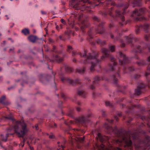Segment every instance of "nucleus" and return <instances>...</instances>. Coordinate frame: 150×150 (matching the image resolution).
<instances>
[{
  "instance_id": "nucleus-36",
  "label": "nucleus",
  "mask_w": 150,
  "mask_h": 150,
  "mask_svg": "<svg viewBox=\"0 0 150 150\" xmlns=\"http://www.w3.org/2000/svg\"><path fill=\"white\" fill-rule=\"evenodd\" d=\"M62 104V101H60L59 102L58 107L59 108H60L61 110H62V108H63Z\"/></svg>"
},
{
  "instance_id": "nucleus-49",
  "label": "nucleus",
  "mask_w": 150,
  "mask_h": 150,
  "mask_svg": "<svg viewBox=\"0 0 150 150\" xmlns=\"http://www.w3.org/2000/svg\"><path fill=\"white\" fill-rule=\"evenodd\" d=\"M99 42H100V44H101L102 45H103L105 44V41H103L102 42H100V40H99Z\"/></svg>"
},
{
  "instance_id": "nucleus-20",
  "label": "nucleus",
  "mask_w": 150,
  "mask_h": 150,
  "mask_svg": "<svg viewBox=\"0 0 150 150\" xmlns=\"http://www.w3.org/2000/svg\"><path fill=\"white\" fill-rule=\"evenodd\" d=\"M37 37L35 36L30 35L28 37V38L29 40L31 42L34 43L35 42L36 40L37 39Z\"/></svg>"
},
{
  "instance_id": "nucleus-30",
  "label": "nucleus",
  "mask_w": 150,
  "mask_h": 150,
  "mask_svg": "<svg viewBox=\"0 0 150 150\" xmlns=\"http://www.w3.org/2000/svg\"><path fill=\"white\" fill-rule=\"evenodd\" d=\"M102 79L98 76H96L94 78V81L93 82V84H94L96 81Z\"/></svg>"
},
{
  "instance_id": "nucleus-45",
  "label": "nucleus",
  "mask_w": 150,
  "mask_h": 150,
  "mask_svg": "<svg viewBox=\"0 0 150 150\" xmlns=\"http://www.w3.org/2000/svg\"><path fill=\"white\" fill-rule=\"evenodd\" d=\"M57 125L55 123H54L53 125H50V126L52 128L56 127H57Z\"/></svg>"
},
{
  "instance_id": "nucleus-55",
  "label": "nucleus",
  "mask_w": 150,
  "mask_h": 150,
  "mask_svg": "<svg viewBox=\"0 0 150 150\" xmlns=\"http://www.w3.org/2000/svg\"><path fill=\"white\" fill-rule=\"evenodd\" d=\"M72 61L73 62H75V63H76V59L74 58L73 59V60H72Z\"/></svg>"
},
{
  "instance_id": "nucleus-21",
  "label": "nucleus",
  "mask_w": 150,
  "mask_h": 150,
  "mask_svg": "<svg viewBox=\"0 0 150 150\" xmlns=\"http://www.w3.org/2000/svg\"><path fill=\"white\" fill-rule=\"evenodd\" d=\"M68 23L69 25L72 28H73L74 27L75 23L73 21H72L71 19H70L68 20Z\"/></svg>"
},
{
  "instance_id": "nucleus-38",
  "label": "nucleus",
  "mask_w": 150,
  "mask_h": 150,
  "mask_svg": "<svg viewBox=\"0 0 150 150\" xmlns=\"http://www.w3.org/2000/svg\"><path fill=\"white\" fill-rule=\"evenodd\" d=\"M115 76L114 75L113 76V82L114 84H116L117 83V79L115 77Z\"/></svg>"
},
{
  "instance_id": "nucleus-17",
  "label": "nucleus",
  "mask_w": 150,
  "mask_h": 150,
  "mask_svg": "<svg viewBox=\"0 0 150 150\" xmlns=\"http://www.w3.org/2000/svg\"><path fill=\"white\" fill-rule=\"evenodd\" d=\"M126 41L128 43L132 42V39H133V36L132 35L130 34L128 36L125 37Z\"/></svg>"
},
{
  "instance_id": "nucleus-63",
  "label": "nucleus",
  "mask_w": 150,
  "mask_h": 150,
  "mask_svg": "<svg viewBox=\"0 0 150 150\" xmlns=\"http://www.w3.org/2000/svg\"><path fill=\"white\" fill-rule=\"evenodd\" d=\"M83 40V38H81L80 40V42H82V41Z\"/></svg>"
},
{
  "instance_id": "nucleus-39",
  "label": "nucleus",
  "mask_w": 150,
  "mask_h": 150,
  "mask_svg": "<svg viewBox=\"0 0 150 150\" xmlns=\"http://www.w3.org/2000/svg\"><path fill=\"white\" fill-rule=\"evenodd\" d=\"M109 49L112 52H113L115 50V47L113 46H112L109 47Z\"/></svg>"
},
{
  "instance_id": "nucleus-40",
  "label": "nucleus",
  "mask_w": 150,
  "mask_h": 150,
  "mask_svg": "<svg viewBox=\"0 0 150 150\" xmlns=\"http://www.w3.org/2000/svg\"><path fill=\"white\" fill-rule=\"evenodd\" d=\"M132 120V119L130 117L129 118V120L127 121V123L128 125H131L130 122Z\"/></svg>"
},
{
  "instance_id": "nucleus-52",
  "label": "nucleus",
  "mask_w": 150,
  "mask_h": 150,
  "mask_svg": "<svg viewBox=\"0 0 150 150\" xmlns=\"http://www.w3.org/2000/svg\"><path fill=\"white\" fill-rule=\"evenodd\" d=\"M35 127L36 128V130H38L39 128H38V124H36V125H35Z\"/></svg>"
},
{
  "instance_id": "nucleus-25",
  "label": "nucleus",
  "mask_w": 150,
  "mask_h": 150,
  "mask_svg": "<svg viewBox=\"0 0 150 150\" xmlns=\"http://www.w3.org/2000/svg\"><path fill=\"white\" fill-rule=\"evenodd\" d=\"M39 79L40 81L44 83H45V81L47 80L42 75H41Z\"/></svg>"
},
{
  "instance_id": "nucleus-29",
  "label": "nucleus",
  "mask_w": 150,
  "mask_h": 150,
  "mask_svg": "<svg viewBox=\"0 0 150 150\" xmlns=\"http://www.w3.org/2000/svg\"><path fill=\"white\" fill-rule=\"evenodd\" d=\"M73 110L72 109L70 110L68 113V115L69 116L73 117Z\"/></svg>"
},
{
  "instance_id": "nucleus-28",
  "label": "nucleus",
  "mask_w": 150,
  "mask_h": 150,
  "mask_svg": "<svg viewBox=\"0 0 150 150\" xmlns=\"http://www.w3.org/2000/svg\"><path fill=\"white\" fill-rule=\"evenodd\" d=\"M57 97L59 98V96L61 97L62 99L64 100H66L67 97L65 95V94H57Z\"/></svg>"
},
{
  "instance_id": "nucleus-32",
  "label": "nucleus",
  "mask_w": 150,
  "mask_h": 150,
  "mask_svg": "<svg viewBox=\"0 0 150 150\" xmlns=\"http://www.w3.org/2000/svg\"><path fill=\"white\" fill-rule=\"evenodd\" d=\"M73 49L71 46L70 45H68L67 46V51L69 53H70L72 51Z\"/></svg>"
},
{
  "instance_id": "nucleus-64",
  "label": "nucleus",
  "mask_w": 150,
  "mask_h": 150,
  "mask_svg": "<svg viewBox=\"0 0 150 150\" xmlns=\"http://www.w3.org/2000/svg\"><path fill=\"white\" fill-rule=\"evenodd\" d=\"M108 13L111 16H112V14L111 13V11H109Z\"/></svg>"
},
{
  "instance_id": "nucleus-35",
  "label": "nucleus",
  "mask_w": 150,
  "mask_h": 150,
  "mask_svg": "<svg viewBox=\"0 0 150 150\" xmlns=\"http://www.w3.org/2000/svg\"><path fill=\"white\" fill-rule=\"evenodd\" d=\"M71 30L69 29H68L65 32V34L68 35V36H69L71 35Z\"/></svg>"
},
{
  "instance_id": "nucleus-41",
  "label": "nucleus",
  "mask_w": 150,
  "mask_h": 150,
  "mask_svg": "<svg viewBox=\"0 0 150 150\" xmlns=\"http://www.w3.org/2000/svg\"><path fill=\"white\" fill-rule=\"evenodd\" d=\"M149 24H146L144 25V28L147 29L149 28Z\"/></svg>"
},
{
  "instance_id": "nucleus-51",
  "label": "nucleus",
  "mask_w": 150,
  "mask_h": 150,
  "mask_svg": "<svg viewBox=\"0 0 150 150\" xmlns=\"http://www.w3.org/2000/svg\"><path fill=\"white\" fill-rule=\"evenodd\" d=\"M128 6H129V5L128 4H127L124 7L125 10L127 9L128 8Z\"/></svg>"
},
{
  "instance_id": "nucleus-16",
  "label": "nucleus",
  "mask_w": 150,
  "mask_h": 150,
  "mask_svg": "<svg viewBox=\"0 0 150 150\" xmlns=\"http://www.w3.org/2000/svg\"><path fill=\"white\" fill-rule=\"evenodd\" d=\"M52 77H50V81H52V80L54 82L55 86H56L57 81V80H56L55 79V75L56 74V73H54L53 71H52Z\"/></svg>"
},
{
  "instance_id": "nucleus-62",
  "label": "nucleus",
  "mask_w": 150,
  "mask_h": 150,
  "mask_svg": "<svg viewBox=\"0 0 150 150\" xmlns=\"http://www.w3.org/2000/svg\"><path fill=\"white\" fill-rule=\"evenodd\" d=\"M147 61L148 62H150V56L147 59Z\"/></svg>"
},
{
  "instance_id": "nucleus-60",
  "label": "nucleus",
  "mask_w": 150,
  "mask_h": 150,
  "mask_svg": "<svg viewBox=\"0 0 150 150\" xmlns=\"http://www.w3.org/2000/svg\"><path fill=\"white\" fill-rule=\"evenodd\" d=\"M63 25L60 24L59 26V28H60L62 29L63 28Z\"/></svg>"
},
{
  "instance_id": "nucleus-14",
  "label": "nucleus",
  "mask_w": 150,
  "mask_h": 150,
  "mask_svg": "<svg viewBox=\"0 0 150 150\" xmlns=\"http://www.w3.org/2000/svg\"><path fill=\"white\" fill-rule=\"evenodd\" d=\"M72 56L74 57H77L78 55L81 58L83 59H84V54H82L81 53H78L76 52L72 51Z\"/></svg>"
},
{
  "instance_id": "nucleus-57",
  "label": "nucleus",
  "mask_w": 150,
  "mask_h": 150,
  "mask_svg": "<svg viewBox=\"0 0 150 150\" xmlns=\"http://www.w3.org/2000/svg\"><path fill=\"white\" fill-rule=\"evenodd\" d=\"M95 87L94 86H93V85H91V87H90V88L92 89H94Z\"/></svg>"
},
{
  "instance_id": "nucleus-50",
  "label": "nucleus",
  "mask_w": 150,
  "mask_h": 150,
  "mask_svg": "<svg viewBox=\"0 0 150 150\" xmlns=\"http://www.w3.org/2000/svg\"><path fill=\"white\" fill-rule=\"evenodd\" d=\"M149 37V35H146L145 36V38L146 40H147L148 38Z\"/></svg>"
},
{
  "instance_id": "nucleus-42",
  "label": "nucleus",
  "mask_w": 150,
  "mask_h": 150,
  "mask_svg": "<svg viewBox=\"0 0 150 150\" xmlns=\"http://www.w3.org/2000/svg\"><path fill=\"white\" fill-rule=\"evenodd\" d=\"M5 117L6 118L8 119H9V120H13V119L12 117L11 116H8L6 117Z\"/></svg>"
},
{
  "instance_id": "nucleus-19",
  "label": "nucleus",
  "mask_w": 150,
  "mask_h": 150,
  "mask_svg": "<svg viewBox=\"0 0 150 150\" xmlns=\"http://www.w3.org/2000/svg\"><path fill=\"white\" fill-rule=\"evenodd\" d=\"M91 115L89 114L88 115L86 116V117H85V127H86V124L87 123H89V124H91V121L90 120V117Z\"/></svg>"
},
{
  "instance_id": "nucleus-5",
  "label": "nucleus",
  "mask_w": 150,
  "mask_h": 150,
  "mask_svg": "<svg viewBox=\"0 0 150 150\" xmlns=\"http://www.w3.org/2000/svg\"><path fill=\"white\" fill-rule=\"evenodd\" d=\"M69 134L71 137V138H69V143L73 146H74L75 144L78 148L81 149V145H79V143H81L83 142L84 140V136H83L82 138L81 137L75 138L72 134Z\"/></svg>"
},
{
  "instance_id": "nucleus-2",
  "label": "nucleus",
  "mask_w": 150,
  "mask_h": 150,
  "mask_svg": "<svg viewBox=\"0 0 150 150\" xmlns=\"http://www.w3.org/2000/svg\"><path fill=\"white\" fill-rule=\"evenodd\" d=\"M70 5L71 7L79 11V16L78 18V24L82 32L83 33L84 30V0H80L78 2L77 0H70Z\"/></svg>"
},
{
  "instance_id": "nucleus-43",
  "label": "nucleus",
  "mask_w": 150,
  "mask_h": 150,
  "mask_svg": "<svg viewBox=\"0 0 150 150\" xmlns=\"http://www.w3.org/2000/svg\"><path fill=\"white\" fill-rule=\"evenodd\" d=\"M102 112L103 116V117L105 116L106 115V114L105 113V111L103 110H102Z\"/></svg>"
},
{
  "instance_id": "nucleus-26",
  "label": "nucleus",
  "mask_w": 150,
  "mask_h": 150,
  "mask_svg": "<svg viewBox=\"0 0 150 150\" xmlns=\"http://www.w3.org/2000/svg\"><path fill=\"white\" fill-rule=\"evenodd\" d=\"M22 32L25 35H27L29 33V30L26 28H25L22 30Z\"/></svg>"
},
{
  "instance_id": "nucleus-48",
  "label": "nucleus",
  "mask_w": 150,
  "mask_h": 150,
  "mask_svg": "<svg viewBox=\"0 0 150 150\" xmlns=\"http://www.w3.org/2000/svg\"><path fill=\"white\" fill-rule=\"evenodd\" d=\"M49 137L50 139L54 138V136L53 135H50L49 136Z\"/></svg>"
},
{
  "instance_id": "nucleus-34",
  "label": "nucleus",
  "mask_w": 150,
  "mask_h": 150,
  "mask_svg": "<svg viewBox=\"0 0 150 150\" xmlns=\"http://www.w3.org/2000/svg\"><path fill=\"white\" fill-rule=\"evenodd\" d=\"M122 116V114L120 113H119L117 114V116H114V118L117 121H118V116L120 117Z\"/></svg>"
},
{
  "instance_id": "nucleus-44",
  "label": "nucleus",
  "mask_w": 150,
  "mask_h": 150,
  "mask_svg": "<svg viewBox=\"0 0 150 150\" xmlns=\"http://www.w3.org/2000/svg\"><path fill=\"white\" fill-rule=\"evenodd\" d=\"M141 18H142L141 19L140 18H136V20H138V21H141L142 20H144V19H145V18H144V17H142Z\"/></svg>"
},
{
  "instance_id": "nucleus-61",
  "label": "nucleus",
  "mask_w": 150,
  "mask_h": 150,
  "mask_svg": "<svg viewBox=\"0 0 150 150\" xmlns=\"http://www.w3.org/2000/svg\"><path fill=\"white\" fill-rule=\"evenodd\" d=\"M59 38L61 40H64L62 39V36H59Z\"/></svg>"
},
{
  "instance_id": "nucleus-24",
  "label": "nucleus",
  "mask_w": 150,
  "mask_h": 150,
  "mask_svg": "<svg viewBox=\"0 0 150 150\" xmlns=\"http://www.w3.org/2000/svg\"><path fill=\"white\" fill-rule=\"evenodd\" d=\"M84 71V68H83L82 69H76V72L77 73H78L80 74H83Z\"/></svg>"
},
{
  "instance_id": "nucleus-7",
  "label": "nucleus",
  "mask_w": 150,
  "mask_h": 150,
  "mask_svg": "<svg viewBox=\"0 0 150 150\" xmlns=\"http://www.w3.org/2000/svg\"><path fill=\"white\" fill-rule=\"evenodd\" d=\"M119 54L120 55L121 58L119 60V63L121 65H123L124 64H127L129 62L127 58L121 52H120Z\"/></svg>"
},
{
  "instance_id": "nucleus-4",
  "label": "nucleus",
  "mask_w": 150,
  "mask_h": 150,
  "mask_svg": "<svg viewBox=\"0 0 150 150\" xmlns=\"http://www.w3.org/2000/svg\"><path fill=\"white\" fill-rule=\"evenodd\" d=\"M52 51L55 53V54L53 55L52 59H50L48 57L46 58V59L48 61L52 63L56 61L57 62L59 63L63 61V59L59 55L62 53V50L57 51L56 50L55 46H54L53 47Z\"/></svg>"
},
{
  "instance_id": "nucleus-54",
  "label": "nucleus",
  "mask_w": 150,
  "mask_h": 150,
  "mask_svg": "<svg viewBox=\"0 0 150 150\" xmlns=\"http://www.w3.org/2000/svg\"><path fill=\"white\" fill-rule=\"evenodd\" d=\"M76 110H77V111L79 112L81 110V109L79 107H77L76 108Z\"/></svg>"
},
{
  "instance_id": "nucleus-59",
  "label": "nucleus",
  "mask_w": 150,
  "mask_h": 150,
  "mask_svg": "<svg viewBox=\"0 0 150 150\" xmlns=\"http://www.w3.org/2000/svg\"><path fill=\"white\" fill-rule=\"evenodd\" d=\"M61 3H62V4H63V5H65V2H64V1H63L62 0H61Z\"/></svg>"
},
{
  "instance_id": "nucleus-47",
  "label": "nucleus",
  "mask_w": 150,
  "mask_h": 150,
  "mask_svg": "<svg viewBox=\"0 0 150 150\" xmlns=\"http://www.w3.org/2000/svg\"><path fill=\"white\" fill-rule=\"evenodd\" d=\"M60 21L62 23H63L64 24H65V21L63 19H61Z\"/></svg>"
},
{
  "instance_id": "nucleus-31",
  "label": "nucleus",
  "mask_w": 150,
  "mask_h": 150,
  "mask_svg": "<svg viewBox=\"0 0 150 150\" xmlns=\"http://www.w3.org/2000/svg\"><path fill=\"white\" fill-rule=\"evenodd\" d=\"M84 90L82 87H80L78 90V93L77 94H83Z\"/></svg>"
},
{
  "instance_id": "nucleus-10",
  "label": "nucleus",
  "mask_w": 150,
  "mask_h": 150,
  "mask_svg": "<svg viewBox=\"0 0 150 150\" xmlns=\"http://www.w3.org/2000/svg\"><path fill=\"white\" fill-rule=\"evenodd\" d=\"M146 86L145 84L143 83H141L139 86H138L137 89L135 90V94H140L141 93H143V88Z\"/></svg>"
},
{
  "instance_id": "nucleus-6",
  "label": "nucleus",
  "mask_w": 150,
  "mask_h": 150,
  "mask_svg": "<svg viewBox=\"0 0 150 150\" xmlns=\"http://www.w3.org/2000/svg\"><path fill=\"white\" fill-rule=\"evenodd\" d=\"M97 55L93 56L91 54H90L88 56V60L91 62L92 65L91 67V71L94 70V67H97V63H98L99 62L98 60H97Z\"/></svg>"
},
{
  "instance_id": "nucleus-18",
  "label": "nucleus",
  "mask_w": 150,
  "mask_h": 150,
  "mask_svg": "<svg viewBox=\"0 0 150 150\" xmlns=\"http://www.w3.org/2000/svg\"><path fill=\"white\" fill-rule=\"evenodd\" d=\"M117 15V16H120V17L121 20L123 22H124L125 19L124 16L122 15H121V13L119 10H117L116 11Z\"/></svg>"
},
{
  "instance_id": "nucleus-12",
  "label": "nucleus",
  "mask_w": 150,
  "mask_h": 150,
  "mask_svg": "<svg viewBox=\"0 0 150 150\" xmlns=\"http://www.w3.org/2000/svg\"><path fill=\"white\" fill-rule=\"evenodd\" d=\"M102 53L105 55L104 56H103L101 57V59L102 60H104L105 58L108 57L109 51L106 48H103L102 49Z\"/></svg>"
},
{
  "instance_id": "nucleus-3",
  "label": "nucleus",
  "mask_w": 150,
  "mask_h": 150,
  "mask_svg": "<svg viewBox=\"0 0 150 150\" xmlns=\"http://www.w3.org/2000/svg\"><path fill=\"white\" fill-rule=\"evenodd\" d=\"M63 67L64 68L65 71L67 72H71L73 71V69L69 67L66 63H64L62 64V66L61 67V72H59V75L61 76L60 78L61 80L62 83H68L69 84L73 86L76 84H81V82L78 79H77L74 81L67 77L63 76L62 73V69Z\"/></svg>"
},
{
  "instance_id": "nucleus-46",
  "label": "nucleus",
  "mask_w": 150,
  "mask_h": 150,
  "mask_svg": "<svg viewBox=\"0 0 150 150\" xmlns=\"http://www.w3.org/2000/svg\"><path fill=\"white\" fill-rule=\"evenodd\" d=\"M93 18L96 21H99V20L98 19V17L97 16H94L93 17Z\"/></svg>"
},
{
  "instance_id": "nucleus-33",
  "label": "nucleus",
  "mask_w": 150,
  "mask_h": 150,
  "mask_svg": "<svg viewBox=\"0 0 150 150\" xmlns=\"http://www.w3.org/2000/svg\"><path fill=\"white\" fill-rule=\"evenodd\" d=\"M135 107V106L134 105H132L131 107L129 106V110L127 111V113H130V112H131L132 110Z\"/></svg>"
},
{
  "instance_id": "nucleus-53",
  "label": "nucleus",
  "mask_w": 150,
  "mask_h": 150,
  "mask_svg": "<svg viewBox=\"0 0 150 150\" xmlns=\"http://www.w3.org/2000/svg\"><path fill=\"white\" fill-rule=\"evenodd\" d=\"M24 145V142H22L21 143V144L19 145L20 146H22V147H23Z\"/></svg>"
},
{
  "instance_id": "nucleus-37",
  "label": "nucleus",
  "mask_w": 150,
  "mask_h": 150,
  "mask_svg": "<svg viewBox=\"0 0 150 150\" xmlns=\"http://www.w3.org/2000/svg\"><path fill=\"white\" fill-rule=\"evenodd\" d=\"M69 122L70 124H73L74 123L73 121L71 120H70L69 121H65L64 122L65 124L67 125H69Z\"/></svg>"
},
{
  "instance_id": "nucleus-23",
  "label": "nucleus",
  "mask_w": 150,
  "mask_h": 150,
  "mask_svg": "<svg viewBox=\"0 0 150 150\" xmlns=\"http://www.w3.org/2000/svg\"><path fill=\"white\" fill-rule=\"evenodd\" d=\"M104 3L107 5H113L114 4V2L112 0H106Z\"/></svg>"
},
{
  "instance_id": "nucleus-56",
  "label": "nucleus",
  "mask_w": 150,
  "mask_h": 150,
  "mask_svg": "<svg viewBox=\"0 0 150 150\" xmlns=\"http://www.w3.org/2000/svg\"><path fill=\"white\" fill-rule=\"evenodd\" d=\"M56 29L57 30H59V29H60L59 27V26H58V25H56Z\"/></svg>"
},
{
  "instance_id": "nucleus-22",
  "label": "nucleus",
  "mask_w": 150,
  "mask_h": 150,
  "mask_svg": "<svg viewBox=\"0 0 150 150\" xmlns=\"http://www.w3.org/2000/svg\"><path fill=\"white\" fill-rule=\"evenodd\" d=\"M105 105L107 106H109L110 108H113L114 105L113 104L111 103L110 102L108 101H106L105 102Z\"/></svg>"
},
{
  "instance_id": "nucleus-8",
  "label": "nucleus",
  "mask_w": 150,
  "mask_h": 150,
  "mask_svg": "<svg viewBox=\"0 0 150 150\" xmlns=\"http://www.w3.org/2000/svg\"><path fill=\"white\" fill-rule=\"evenodd\" d=\"M141 119L143 120L144 123L146 125L147 131L150 132V115L147 117L143 116Z\"/></svg>"
},
{
  "instance_id": "nucleus-1",
  "label": "nucleus",
  "mask_w": 150,
  "mask_h": 150,
  "mask_svg": "<svg viewBox=\"0 0 150 150\" xmlns=\"http://www.w3.org/2000/svg\"><path fill=\"white\" fill-rule=\"evenodd\" d=\"M7 133L6 135L1 134L0 139L4 142H6L9 135H13L16 133L19 137H23L27 132L26 125L24 122L19 121H16L15 124L10 126L7 130Z\"/></svg>"
},
{
  "instance_id": "nucleus-15",
  "label": "nucleus",
  "mask_w": 150,
  "mask_h": 150,
  "mask_svg": "<svg viewBox=\"0 0 150 150\" xmlns=\"http://www.w3.org/2000/svg\"><path fill=\"white\" fill-rule=\"evenodd\" d=\"M6 97L5 96H3L1 98H0V103L4 105H8L9 104V102L6 101Z\"/></svg>"
},
{
  "instance_id": "nucleus-58",
  "label": "nucleus",
  "mask_w": 150,
  "mask_h": 150,
  "mask_svg": "<svg viewBox=\"0 0 150 150\" xmlns=\"http://www.w3.org/2000/svg\"><path fill=\"white\" fill-rule=\"evenodd\" d=\"M41 13L42 14L44 15L46 14V13L44 11H41Z\"/></svg>"
},
{
  "instance_id": "nucleus-13",
  "label": "nucleus",
  "mask_w": 150,
  "mask_h": 150,
  "mask_svg": "<svg viewBox=\"0 0 150 150\" xmlns=\"http://www.w3.org/2000/svg\"><path fill=\"white\" fill-rule=\"evenodd\" d=\"M110 59L113 64L112 65L111 64L109 66V71H112L114 69L115 66L117 64L116 62L114 61L115 60L113 57H111Z\"/></svg>"
},
{
  "instance_id": "nucleus-11",
  "label": "nucleus",
  "mask_w": 150,
  "mask_h": 150,
  "mask_svg": "<svg viewBox=\"0 0 150 150\" xmlns=\"http://www.w3.org/2000/svg\"><path fill=\"white\" fill-rule=\"evenodd\" d=\"M76 122L83 126L84 124V117L81 116L76 119Z\"/></svg>"
},
{
  "instance_id": "nucleus-27",
  "label": "nucleus",
  "mask_w": 150,
  "mask_h": 150,
  "mask_svg": "<svg viewBox=\"0 0 150 150\" xmlns=\"http://www.w3.org/2000/svg\"><path fill=\"white\" fill-rule=\"evenodd\" d=\"M141 0H134V2H133V4H135V6H139L140 5V3L139 1Z\"/></svg>"
},
{
  "instance_id": "nucleus-9",
  "label": "nucleus",
  "mask_w": 150,
  "mask_h": 150,
  "mask_svg": "<svg viewBox=\"0 0 150 150\" xmlns=\"http://www.w3.org/2000/svg\"><path fill=\"white\" fill-rule=\"evenodd\" d=\"M145 12L144 8H141L139 10L136 9L134 11L132 14V16L134 17H136V16H139L143 14Z\"/></svg>"
}]
</instances>
